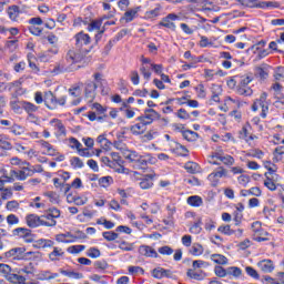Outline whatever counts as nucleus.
Listing matches in <instances>:
<instances>
[{
  "label": "nucleus",
  "mask_w": 284,
  "mask_h": 284,
  "mask_svg": "<svg viewBox=\"0 0 284 284\" xmlns=\"http://www.w3.org/2000/svg\"><path fill=\"white\" fill-rule=\"evenodd\" d=\"M65 103H68V95L67 94H54L52 91L44 92V104L49 110H57L59 105L64 108Z\"/></svg>",
  "instance_id": "nucleus-1"
},
{
  "label": "nucleus",
  "mask_w": 284,
  "mask_h": 284,
  "mask_svg": "<svg viewBox=\"0 0 284 284\" xmlns=\"http://www.w3.org/2000/svg\"><path fill=\"white\" fill-rule=\"evenodd\" d=\"M61 217V210L52 206L44 210V213L40 215L43 227H55L57 219Z\"/></svg>",
  "instance_id": "nucleus-2"
},
{
  "label": "nucleus",
  "mask_w": 284,
  "mask_h": 284,
  "mask_svg": "<svg viewBox=\"0 0 284 284\" xmlns=\"http://www.w3.org/2000/svg\"><path fill=\"white\" fill-rule=\"evenodd\" d=\"M258 108H261V116L262 119H267V113L270 112V105L267 104V92H263L260 95V99H256L252 105V111L257 112Z\"/></svg>",
  "instance_id": "nucleus-3"
},
{
  "label": "nucleus",
  "mask_w": 284,
  "mask_h": 284,
  "mask_svg": "<svg viewBox=\"0 0 284 284\" xmlns=\"http://www.w3.org/2000/svg\"><path fill=\"white\" fill-rule=\"evenodd\" d=\"M85 50L71 49L67 52L65 61L67 65H74V63H81L85 59Z\"/></svg>",
  "instance_id": "nucleus-4"
},
{
  "label": "nucleus",
  "mask_w": 284,
  "mask_h": 284,
  "mask_svg": "<svg viewBox=\"0 0 284 284\" xmlns=\"http://www.w3.org/2000/svg\"><path fill=\"white\" fill-rule=\"evenodd\" d=\"M21 170L20 171H11V176H16V179H18V181H26V179H28V176H32V169L30 168V162H22L21 163ZM22 170H27L28 173L26 171Z\"/></svg>",
  "instance_id": "nucleus-5"
},
{
  "label": "nucleus",
  "mask_w": 284,
  "mask_h": 284,
  "mask_svg": "<svg viewBox=\"0 0 284 284\" xmlns=\"http://www.w3.org/2000/svg\"><path fill=\"white\" fill-rule=\"evenodd\" d=\"M97 88H99L97 82H92L91 80L84 83V97L88 99L89 103H92V101L97 99Z\"/></svg>",
  "instance_id": "nucleus-6"
},
{
  "label": "nucleus",
  "mask_w": 284,
  "mask_h": 284,
  "mask_svg": "<svg viewBox=\"0 0 284 284\" xmlns=\"http://www.w3.org/2000/svg\"><path fill=\"white\" fill-rule=\"evenodd\" d=\"M223 176H227V170H225L223 166H220L216 171H213L209 174L207 181H210L212 187H216V185H219V181L223 179Z\"/></svg>",
  "instance_id": "nucleus-7"
},
{
  "label": "nucleus",
  "mask_w": 284,
  "mask_h": 284,
  "mask_svg": "<svg viewBox=\"0 0 284 284\" xmlns=\"http://www.w3.org/2000/svg\"><path fill=\"white\" fill-rule=\"evenodd\" d=\"M50 125H52V128L54 130V135L57 136V139L68 135V130H65V125L63 124V122L61 120L52 119L50 121Z\"/></svg>",
  "instance_id": "nucleus-8"
},
{
  "label": "nucleus",
  "mask_w": 284,
  "mask_h": 284,
  "mask_svg": "<svg viewBox=\"0 0 284 284\" xmlns=\"http://www.w3.org/2000/svg\"><path fill=\"white\" fill-rule=\"evenodd\" d=\"M148 163H154V158L150 153L140 155V159L135 160L133 168H135V170H145Z\"/></svg>",
  "instance_id": "nucleus-9"
},
{
  "label": "nucleus",
  "mask_w": 284,
  "mask_h": 284,
  "mask_svg": "<svg viewBox=\"0 0 284 284\" xmlns=\"http://www.w3.org/2000/svg\"><path fill=\"white\" fill-rule=\"evenodd\" d=\"M173 21H179V16L176 13H169L160 21L159 26L174 31L176 30V24Z\"/></svg>",
  "instance_id": "nucleus-10"
},
{
  "label": "nucleus",
  "mask_w": 284,
  "mask_h": 284,
  "mask_svg": "<svg viewBox=\"0 0 284 284\" xmlns=\"http://www.w3.org/2000/svg\"><path fill=\"white\" fill-rule=\"evenodd\" d=\"M74 39H75V48L78 50H81L83 45H90V41H91L90 34L84 33L83 31L77 33L74 36Z\"/></svg>",
  "instance_id": "nucleus-11"
},
{
  "label": "nucleus",
  "mask_w": 284,
  "mask_h": 284,
  "mask_svg": "<svg viewBox=\"0 0 284 284\" xmlns=\"http://www.w3.org/2000/svg\"><path fill=\"white\" fill-rule=\"evenodd\" d=\"M242 4L243 6H255L256 8H262V9L278 8V2H272V1L256 3V0H242Z\"/></svg>",
  "instance_id": "nucleus-12"
},
{
  "label": "nucleus",
  "mask_w": 284,
  "mask_h": 284,
  "mask_svg": "<svg viewBox=\"0 0 284 284\" xmlns=\"http://www.w3.org/2000/svg\"><path fill=\"white\" fill-rule=\"evenodd\" d=\"M26 223H27L28 227H32V229L43 226L41 215L39 216L37 214L27 215Z\"/></svg>",
  "instance_id": "nucleus-13"
},
{
  "label": "nucleus",
  "mask_w": 284,
  "mask_h": 284,
  "mask_svg": "<svg viewBox=\"0 0 284 284\" xmlns=\"http://www.w3.org/2000/svg\"><path fill=\"white\" fill-rule=\"evenodd\" d=\"M26 252V247H16L6 252L4 256L7 258H16L17 261H23V253Z\"/></svg>",
  "instance_id": "nucleus-14"
},
{
  "label": "nucleus",
  "mask_w": 284,
  "mask_h": 284,
  "mask_svg": "<svg viewBox=\"0 0 284 284\" xmlns=\"http://www.w3.org/2000/svg\"><path fill=\"white\" fill-rule=\"evenodd\" d=\"M139 254L146 256L148 258H159V253L152 246L141 245L139 247Z\"/></svg>",
  "instance_id": "nucleus-15"
},
{
  "label": "nucleus",
  "mask_w": 284,
  "mask_h": 284,
  "mask_svg": "<svg viewBox=\"0 0 284 284\" xmlns=\"http://www.w3.org/2000/svg\"><path fill=\"white\" fill-rule=\"evenodd\" d=\"M170 146L172 149V152L179 154L180 156H187L190 152L187 148H185V145H182L181 143H178L175 141H171Z\"/></svg>",
  "instance_id": "nucleus-16"
},
{
  "label": "nucleus",
  "mask_w": 284,
  "mask_h": 284,
  "mask_svg": "<svg viewBox=\"0 0 284 284\" xmlns=\"http://www.w3.org/2000/svg\"><path fill=\"white\" fill-rule=\"evenodd\" d=\"M257 267L265 274L274 272V262L272 260H262L257 263Z\"/></svg>",
  "instance_id": "nucleus-17"
},
{
  "label": "nucleus",
  "mask_w": 284,
  "mask_h": 284,
  "mask_svg": "<svg viewBox=\"0 0 284 284\" xmlns=\"http://www.w3.org/2000/svg\"><path fill=\"white\" fill-rule=\"evenodd\" d=\"M211 101H214V103H220L221 102V94H223V88L221 84H212L211 87Z\"/></svg>",
  "instance_id": "nucleus-18"
},
{
  "label": "nucleus",
  "mask_w": 284,
  "mask_h": 284,
  "mask_svg": "<svg viewBox=\"0 0 284 284\" xmlns=\"http://www.w3.org/2000/svg\"><path fill=\"white\" fill-rule=\"evenodd\" d=\"M186 276L189 278H193V281H203L207 274H205L202 270L196 271L194 268H189L186 272Z\"/></svg>",
  "instance_id": "nucleus-19"
},
{
  "label": "nucleus",
  "mask_w": 284,
  "mask_h": 284,
  "mask_svg": "<svg viewBox=\"0 0 284 284\" xmlns=\"http://www.w3.org/2000/svg\"><path fill=\"white\" fill-rule=\"evenodd\" d=\"M154 119H161V115L144 113L143 115H140L138 118V121H140V123H143V125H152V123H154Z\"/></svg>",
  "instance_id": "nucleus-20"
},
{
  "label": "nucleus",
  "mask_w": 284,
  "mask_h": 284,
  "mask_svg": "<svg viewBox=\"0 0 284 284\" xmlns=\"http://www.w3.org/2000/svg\"><path fill=\"white\" fill-rule=\"evenodd\" d=\"M38 143H39V145H41V148L47 150V154L49 156H57V149L52 144H50V142L40 140V141H38Z\"/></svg>",
  "instance_id": "nucleus-21"
},
{
  "label": "nucleus",
  "mask_w": 284,
  "mask_h": 284,
  "mask_svg": "<svg viewBox=\"0 0 284 284\" xmlns=\"http://www.w3.org/2000/svg\"><path fill=\"white\" fill-rule=\"evenodd\" d=\"M7 12L11 21H17V19H19V14L21 13V9L19 6L13 4L8 8Z\"/></svg>",
  "instance_id": "nucleus-22"
},
{
  "label": "nucleus",
  "mask_w": 284,
  "mask_h": 284,
  "mask_svg": "<svg viewBox=\"0 0 284 284\" xmlns=\"http://www.w3.org/2000/svg\"><path fill=\"white\" fill-rule=\"evenodd\" d=\"M152 179H154V175H145L140 182L141 190H150V187H153L154 182L152 181Z\"/></svg>",
  "instance_id": "nucleus-23"
},
{
  "label": "nucleus",
  "mask_w": 284,
  "mask_h": 284,
  "mask_svg": "<svg viewBox=\"0 0 284 284\" xmlns=\"http://www.w3.org/2000/svg\"><path fill=\"white\" fill-rule=\"evenodd\" d=\"M182 136L185 139V141H189V143H194V141L199 140V133L192 130L182 131Z\"/></svg>",
  "instance_id": "nucleus-24"
},
{
  "label": "nucleus",
  "mask_w": 284,
  "mask_h": 284,
  "mask_svg": "<svg viewBox=\"0 0 284 284\" xmlns=\"http://www.w3.org/2000/svg\"><path fill=\"white\" fill-rule=\"evenodd\" d=\"M184 170H186L189 174H199V172H201V166L196 162H186Z\"/></svg>",
  "instance_id": "nucleus-25"
},
{
  "label": "nucleus",
  "mask_w": 284,
  "mask_h": 284,
  "mask_svg": "<svg viewBox=\"0 0 284 284\" xmlns=\"http://www.w3.org/2000/svg\"><path fill=\"white\" fill-rule=\"evenodd\" d=\"M20 105H21V109L24 110L27 114H32V112H37V110H39V106L28 101H21Z\"/></svg>",
  "instance_id": "nucleus-26"
},
{
  "label": "nucleus",
  "mask_w": 284,
  "mask_h": 284,
  "mask_svg": "<svg viewBox=\"0 0 284 284\" xmlns=\"http://www.w3.org/2000/svg\"><path fill=\"white\" fill-rule=\"evenodd\" d=\"M260 227H261V222H254L252 224V230L253 232H255V234L253 235V240L256 241L257 243H263L264 241H267V237H261L258 235Z\"/></svg>",
  "instance_id": "nucleus-27"
},
{
  "label": "nucleus",
  "mask_w": 284,
  "mask_h": 284,
  "mask_svg": "<svg viewBox=\"0 0 284 284\" xmlns=\"http://www.w3.org/2000/svg\"><path fill=\"white\" fill-rule=\"evenodd\" d=\"M7 281L13 284H26V278L23 277V275H19L14 273L7 275Z\"/></svg>",
  "instance_id": "nucleus-28"
},
{
  "label": "nucleus",
  "mask_w": 284,
  "mask_h": 284,
  "mask_svg": "<svg viewBox=\"0 0 284 284\" xmlns=\"http://www.w3.org/2000/svg\"><path fill=\"white\" fill-rule=\"evenodd\" d=\"M139 10H141L140 7H136L135 9H131L129 11H125L124 17H123L124 21L126 23H130L131 21H134V18L139 13Z\"/></svg>",
  "instance_id": "nucleus-29"
},
{
  "label": "nucleus",
  "mask_w": 284,
  "mask_h": 284,
  "mask_svg": "<svg viewBox=\"0 0 284 284\" xmlns=\"http://www.w3.org/2000/svg\"><path fill=\"white\" fill-rule=\"evenodd\" d=\"M125 34V31L122 30L118 33V38L116 39H113V40H110L108 42V44L104 47V52L105 54H108L110 52V50H112V48H114V43H116V41H119L120 39H123V36Z\"/></svg>",
  "instance_id": "nucleus-30"
},
{
  "label": "nucleus",
  "mask_w": 284,
  "mask_h": 284,
  "mask_svg": "<svg viewBox=\"0 0 284 284\" xmlns=\"http://www.w3.org/2000/svg\"><path fill=\"white\" fill-rule=\"evenodd\" d=\"M186 202L189 205H192V207H201V205H203V199L199 195L189 196Z\"/></svg>",
  "instance_id": "nucleus-31"
},
{
  "label": "nucleus",
  "mask_w": 284,
  "mask_h": 284,
  "mask_svg": "<svg viewBox=\"0 0 284 284\" xmlns=\"http://www.w3.org/2000/svg\"><path fill=\"white\" fill-rule=\"evenodd\" d=\"M59 272L60 274H62V276H68V278H75V281L83 278V275L81 273H77L74 271H65L60 268Z\"/></svg>",
  "instance_id": "nucleus-32"
},
{
  "label": "nucleus",
  "mask_w": 284,
  "mask_h": 284,
  "mask_svg": "<svg viewBox=\"0 0 284 284\" xmlns=\"http://www.w3.org/2000/svg\"><path fill=\"white\" fill-rule=\"evenodd\" d=\"M124 159H126V161H130V163H133L134 165L136 160L141 159V154H139L136 151H125Z\"/></svg>",
  "instance_id": "nucleus-33"
},
{
  "label": "nucleus",
  "mask_w": 284,
  "mask_h": 284,
  "mask_svg": "<svg viewBox=\"0 0 284 284\" xmlns=\"http://www.w3.org/2000/svg\"><path fill=\"white\" fill-rule=\"evenodd\" d=\"M97 143H99L103 150H110L112 146V142H110L103 134L98 136Z\"/></svg>",
  "instance_id": "nucleus-34"
},
{
  "label": "nucleus",
  "mask_w": 284,
  "mask_h": 284,
  "mask_svg": "<svg viewBox=\"0 0 284 284\" xmlns=\"http://www.w3.org/2000/svg\"><path fill=\"white\" fill-rule=\"evenodd\" d=\"M211 261H213L217 265H227V257L222 254H212Z\"/></svg>",
  "instance_id": "nucleus-35"
},
{
  "label": "nucleus",
  "mask_w": 284,
  "mask_h": 284,
  "mask_svg": "<svg viewBox=\"0 0 284 284\" xmlns=\"http://www.w3.org/2000/svg\"><path fill=\"white\" fill-rule=\"evenodd\" d=\"M59 278L58 273H51L50 271H42L40 273V281H52Z\"/></svg>",
  "instance_id": "nucleus-36"
},
{
  "label": "nucleus",
  "mask_w": 284,
  "mask_h": 284,
  "mask_svg": "<svg viewBox=\"0 0 284 284\" xmlns=\"http://www.w3.org/2000/svg\"><path fill=\"white\" fill-rule=\"evenodd\" d=\"M32 234V231L27 227H18L13 230V236H30Z\"/></svg>",
  "instance_id": "nucleus-37"
},
{
  "label": "nucleus",
  "mask_w": 284,
  "mask_h": 284,
  "mask_svg": "<svg viewBox=\"0 0 284 284\" xmlns=\"http://www.w3.org/2000/svg\"><path fill=\"white\" fill-rule=\"evenodd\" d=\"M243 272L237 266H230L226 268V276H234L235 278H239Z\"/></svg>",
  "instance_id": "nucleus-38"
},
{
  "label": "nucleus",
  "mask_w": 284,
  "mask_h": 284,
  "mask_svg": "<svg viewBox=\"0 0 284 284\" xmlns=\"http://www.w3.org/2000/svg\"><path fill=\"white\" fill-rule=\"evenodd\" d=\"M265 176H266V181L264 182L265 187H267V190H271V192L276 191V183H274V175L270 178V175L265 173Z\"/></svg>",
  "instance_id": "nucleus-39"
},
{
  "label": "nucleus",
  "mask_w": 284,
  "mask_h": 284,
  "mask_svg": "<svg viewBox=\"0 0 284 284\" xmlns=\"http://www.w3.org/2000/svg\"><path fill=\"white\" fill-rule=\"evenodd\" d=\"M203 252H204L203 245L199 243H194L190 250V254H192L193 256H201Z\"/></svg>",
  "instance_id": "nucleus-40"
},
{
  "label": "nucleus",
  "mask_w": 284,
  "mask_h": 284,
  "mask_svg": "<svg viewBox=\"0 0 284 284\" xmlns=\"http://www.w3.org/2000/svg\"><path fill=\"white\" fill-rule=\"evenodd\" d=\"M70 164L74 170H81V168H84L85 165L79 156L71 158Z\"/></svg>",
  "instance_id": "nucleus-41"
},
{
  "label": "nucleus",
  "mask_w": 284,
  "mask_h": 284,
  "mask_svg": "<svg viewBox=\"0 0 284 284\" xmlns=\"http://www.w3.org/2000/svg\"><path fill=\"white\" fill-rule=\"evenodd\" d=\"M63 248L53 247V251L49 254L50 261H58L59 256H63Z\"/></svg>",
  "instance_id": "nucleus-42"
},
{
  "label": "nucleus",
  "mask_w": 284,
  "mask_h": 284,
  "mask_svg": "<svg viewBox=\"0 0 284 284\" xmlns=\"http://www.w3.org/2000/svg\"><path fill=\"white\" fill-rule=\"evenodd\" d=\"M10 132L16 136H21V134L26 132V129L17 123H13L10 128Z\"/></svg>",
  "instance_id": "nucleus-43"
},
{
  "label": "nucleus",
  "mask_w": 284,
  "mask_h": 284,
  "mask_svg": "<svg viewBox=\"0 0 284 284\" xmlns=\"http://www.w3.org/2000/svg\"><path fill=\"white\" fill-rule=\"evenodd\" d=\"M132 134H143L145 132V124L143 123H136L131 126Z\"/></svg>",
  "instance_id": "nucleus-44"
},
{
  "label": "nucleus",
  "mask_w": 284,
  "mask_h": 284,
  "mask_svg": "<svg viewBox=\"0 0 284 284\" xmlns=\"http://www.w3.org/2000/svg\"><path fill=\"white\" fill-rule=\"evenodd\" d=\"M255 77H258V79H261V81H265V79H267V77H270V73H267V70L257 67L255 68Z\"/></svg>",
  "instance_id": "nucleus-45"
},
{
  "label": "nucleus",
  "mask_w": 284,
  "mask_h": 284,
  "mask_svg": "<svg viewBox=\"0 0 284 284\" xmlns=\"http://www.w3.org/2000/svg\"><path fill=\"white\" fill-rule=\"evenodd\" d=\"M203 267H210V263L203 260H195L192 263V270H202Z\"/></svg>",
  "instance_id": "nucleus-46"
},
{
  "label": "nucleus",
  "mask_w": 284,
  "mask_h": 284,
  "mask_svg": "<svg viewBox=\"0 0 284 284\" xmlns=\"http://www.w3.org/2000/svg\"><path fill=\"white\" fill-rule=\"evenodd\" d=\"M217 232H220L221 234H225V236L234 235V230H232V227L227 224L219 226Z\"/></svg>",
  "instance_id": "nucleus-47"
},
{
  "label": "nucleus",
  "mask_w": 284,
  "mask_h": 284,
  "mask_svg": "<svg viewBox=\"0 0 284 284\" xmlns=\"http://www.w3.org/2000/svg\"><path fill=\"white\" fill-rule=\"evenodd\" d=\"M103 239H105V241H116V239H119V234L116 232L113 231H106L102 233Z\"/></svg>",
  "instance_id": "nucleus-48"
},
{
  "label": "nucleus",
  "mask_w": 284,
  "mask_h": 284,
  "mask_svg": "<svg viewBox=\"0 0 284 284\" xmlns=\"http://www.w3.org/2000/svg\"><path fill=\"white\" fill-rule=\"evenodd\" d=\"M252 81H254V78H252V75H242L239 87L247 88V85H250Z\"/></svg>",
  "instance_id": "nucleus-49"
},
{
  "label": "nucleus",
  "mask_w": 284,
  "mask_h": 284,
  "mask_svg": "<svg viewBox=\"0 0 284 284\" xmlns=\"http://www.w3.org/2000/svg\"><path fill=\"white\" fill-rule=\"evenodd\" d=\"M214 273L220 278H225V276H227V268H223V266L217 265V266L214 267Z\"/></svg>",
  "instance_id": "nucleus-50"
},
{
  "label": "nucleus",
  "mask_w": 284,
  "mask_h": 284,
  "mask_svg": "<svg viewBox=\"0 0 284 284\" xmlns=\"http://www.w3.org/2000/svg\"><path fill=\"white\" fill-rule=\"evenodd\" d=\"M158 252L163 256H172V254H174V250L170 246H161L160 248H158Z\"/></svg>",
  "instance_id": "nucleus-51"
},
{
  "label": "nucleus",
  "mask_w": 284,
  "mask_h": 284,
  "mask_svg": "<svg viewBox=\"0 0 284 284\" xmlns=\"http://www.w3.org/2000/svg\"><path fill=\"white\" fill-rule=\"evenodd\" d=\"M87 256L90 258H99V256H101V251L97 247H90L87 252Z\"/></svg>",
  "instance_id": "nucleus-52"
},
{
  "label": "nucleus",
  "mask_w": 284,
  "mask_h": 284,
  "mask_svg": "<svg viewBox=\"0 0 284 284\" xmlns=\"http://www.w3.org/2000/svg\"><path fill=\"white\" fill-rule=\"evenodd\" d=\"M110 183H112V176H103L99 179L100 187H110Z\"/></svg>",
  "instance_id": "nucleus-53"
},
{
  "label": "nucleus",
  "mask_w": 284,
  "mask_h": 284,
  "mask_svg": "<svg viewBox=\"0 0 284 284\" xmlns=\"http://www.w3.org/2000/svg\"><path fill=\"white\" fill-rule=\"evenodd\" d=\"M237 93L242 97H252L253 91L250 87H239Z\"/></svg>",
  "instance_id": "nucleus-54"
},
{
  "label": "nucleus",
  "mask_w": 284,
  "mask_h": 284,
  "mask_svg": "<svg viewBox=\"0 0 284 284\" xmlns=\"http://www.w3.org/2000/svg\"><path fill=\"white\" fill-rule=\"evenodd\" d=\"M38 59L42 62V63H48V61H50V59H52V54H50V51H44L38 54Z\"/></svg>",
  "instance_id": "nucleus-55"
},
{
  "label": "nucleus",
  "mask_w": 284,
  "mask_h": 284,
  "mask_svg": "<svg viewBox=\"0 0 284 284\" xmlns=\"http://www.w3.org/2000/svg\"><path fill=\"white\" fill-rule=\"evenodd\" d=\"M83 250H85V245H73L68 248V252L70 254H80Z\"/></svg>",
  "instance_id": "nucleus-56"
},
{
  "label": "nucleus",
  "mask_w": 284,
  "mask_h": 284,
  "mask_svg": "<svg viewBox=\"0 0 284 284\" xmlns=\"http://www.w3.org/2000/svg\"><path fill=\"white\" fill-rule=\"evenodd\" d=\"M159 136V132L151 130L143 135V141H152Z\"/></svg>",
  "instance_id": "nucleus-57"
},
{
  "label": "nucleus",
  "mask_w": 284,
  "mask_h": 284,
  "mask_svg": "<svg viewBox=\"0 0 284 284\" xmlns=\"http://www.w3.org/2000/svg\"><path fill=\"white\" fill-rule=\"evenodd\" d=\"M245 272L248 276H251V278H255V280L260 278L258 272L254 270V267L252 266H246Z\"/></svg>",
  "instance_id": "nucleus-58"
},
{
  "label": "nucleus",
  "mask_w": 284,
  "mask_h": 284,
  "mask_svg": "<svg viewBox=\"0 0 284 284\" xmlns=\"http://www.w3.org/2000/svg\"><path fill=\"white\" fill-rule=\"evenodd\" d=\"M10 272H12V268L8 264H0V273L3 274L6 278L10 276Z\"/></svg>",
  "instance_id": "nucleus-59"
},
{
  "label": "nucleus",
  "mask_w": 284,
  "mask_h": 284,
  "mask_svg": "<svg viewBox=\"0 0 284 284\" xmlns=\"http://www.w3.org/2000/svg\"><path fill=\"white\" fill-rule=\"evenodd\" d=\"M151 275L153 276V278H158L159 281H161V278H163V267L153 268L151 271Z\"/></svg>",
  "instance_id": "nucleus-60"
},
{
  "label": "nucleus",
  "mask_w": 284,
  "mask_h": 284,
  "mask_svg": "<svg viewBox=\"0 0 284 284\" xmlns=\"http://www.w3.org/2000/svg\"><path fill=\"white\" fill-rule=\"evenodd\" d=\"M69 94L71 97H74L75 99H79V97H81V87L75 85V87L69 89Z\"/></svg>",
  "instance_id": "nucleus-61"
},
{
  "label": "nucleus",
  "mask_w": 284,
  "mask_h": 284,
  "mask_svg": "<svg viewBox=\"0 0 284 284\" xmlns=\"http://www.w3.org/2000/svg\"><path fill=\"white\" fill-rule=\"evenodd\" d=\"M12 189L7 187L1 191V199L2 201H8V199L12 197Z\"/></svg>",
  "instance_id": "nucleus-62"
},
{
  "label": "nucleus",
  "mask_w": 284,
  "mask_h": 284,
  "mask_svg": "<svg viewBox=\"0 0 284 284\" xmlns=\"http://www.w3.org/2000/svg\"><path fill=\"white\" fill-rule=\"evenodd\" d=\"M195 91L197 93V97L200 99H205L206 93H205V85L203 84H199L197 87H195Z\"/></svg>",
  "instance_id": "nucleus-63"
},
{
  "label": "nucleus",
  "mask_w": 284,
  "mask_h": 284,
  "mask_svg": "<svg viewBox=\"0 0 284 284\" xmlns=\"http://www.w3.org/2000/svg\"><path fill=\"white\" fill-rule=\"evenodd\" d=\"M8 225H19V217L14 214H9L7 216Z\"/></svg>",
  "instance_id": "nucleus-64"
}]
</instances>
